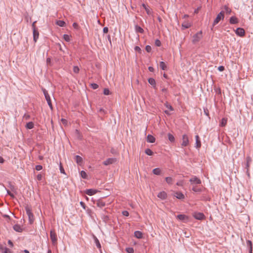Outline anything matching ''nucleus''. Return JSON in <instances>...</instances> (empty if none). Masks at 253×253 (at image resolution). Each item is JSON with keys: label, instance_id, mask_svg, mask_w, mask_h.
<instances>
[{"label": "nucleus", "instance_id": "nucleus-1", "mask_svg": "<svg viewBox=\"0 0 253 253\" xmlns=\"http://www.w3.org/2000/svg\"><path fill=\"white\" fill-rule=\"evenodd\" d=\"M25 210L28 216L29 223L30 224H32L34 220V217L33 213L32 212V210L30 207L27 206L25 207Z\"/></svg>", "mask_w": 253, "mask_h": 253}, {"label": "nucleus", "instance_id": "nucleus-2", "mask_svg": "<svg viewBox=\"0 0 253 253\" xmlns=\"http://www.w3.org/2000/svg\"><path fill=\"white\" fill-rule=\"evenodd\" d=\"M42 90L43 93L44 94V97L45 98V99L47 102L48 106H49L50 109L51 110H52L53 106L52 105L50 96H49L47 91L45 88H42Z\"/></svg>", "mask_w": 253, "mask_h": 253}, {"label": "nucleus", "instance_id": "nucleus-3", "mask_svg": "<svg viewBox=\"0 0 253 253\" xmlns=\"http://www.w3.org/2000/svg\"><path fill=\"white\" fill-rule=\"evenodd\" d=\"M224 11H221L220 12V13L217 15L216 18L214 19L213 22V24H212V27L211 28V30H212V28L215 25H216L219 21L221 19H223L224 17Z\"/></svg>", "mask_w": 253, "mask_h": 253}, {"label": "nucleus", "instance_id": "nucleus-4", "mask_svg": "<svg viewBox=\"0 0 253 253\" xmlns=\"http://www.w3.org/2000/svg\"><path fill=\"white\" fill-rule=\"evenodd\" d=\"M202 38V31L197 33L193 37L192 42L194 43H196L198 42L200 39Z\"/></svg>", "mask_w": 253, "mask_h": 253}, {"label": "nucleus", "instance_id": "nucleus-5", "mask_svg": "<svg viewBox=\"0 0 253 253\" xmlns=\"http://www.w3.org/2000/svg\"><path fill=\"white\" fill-rule=\"evenodd\" d=\"M50 237L53 244H55L57 242V236L54 230H51L50 233Z\"/></svg>", "mask_w": 253, "mask_h": 253}, {"label": "nucleus", "instance_id": "nucleus-6", "mask_svg": "<svg viewBox=\"0 0 253 253\" xmlns=\"http://www.w3.org/2000/svg\"><path fill=\"white\" fill-rule=\"evenodd\" d=\"M193 216L198 220H203L205 218V216L202 212H195L194 213Z\"/></svg>", "mask_w": 253, "mask_h": 253}, {"label": "nucleus", "instance_id": "nucleus-7", "mask_svg": "<svg viewBox=\"0 0 253 253\" xmlns=\"http://www.w3.org/2000/svg\"><path fill=\"white\" fill-rule=\"evenodd\" d=\"M189 144V139L186 134H184L182 136V142L181 143L182 147H185Z\"/></svg>", "mask_w": 253, "mask_h": 253}, {"label": "nucleus", "instance_id": "nucleus-8", "mask_svg": "<svg viewBox=\"0 0 253 253\" xmlns=\"http://www.w3.org/2000/svg\"><path fill=\"white\" fill-rule=\"evenodd\" d=\"M176 218L179 220L182 221L183 222H187L188 220V217L185 214H178L176 216Z\"/></svg>", "mask_w": 253, "mask_h": 253}, {"label": "nucleus", "instance_id": "nucleus-9", "mask_svg": "<svg viewBox=\"0 0 253 253\" xmlns=\"http://www.w3.org/2000/svg\"><path fill=\"white\" fill-rule=\"evenodd\" d=\"M116 161V159L115 158H108L106 160L103 162V165L105 166H108L110 164H112Z\"/></svg>", "mask_w": 253, "mask_h": 253}, {"label": "nucleus", "instance_id": "nucleus-10", "mask_svg": "<svg viewBox=\"0 0 253 253\" xmlns=\"http://www.w3.org/2000/svg\"><path fill=\"white\" fill-rule=\"evenodd\" d=\"M236 34L240 37H243L245 35V31L244 29L242 28H238L235 31Z\"/></svg>", "mask_w": 253, "mask_h": 253}, {"label": "nucleus", "instance_id": "nucleus-11", "mask_svg": "<svg viewBox=\"0 0 253 253\" xmlns=\"http://www.w3.org/2000/svg\"><path fill=\"white\" fill-rule=\"evenodd\" d=\"M33 31V40L35 42H37V40L39 38V33L37 29H34Z\"/></svg>", "mask_w": 253, "mask_h": 253}, {"label": "nucleus", "instance_id": "nucleus-12", "mask_svg": "<svg viewBox=\"0 0 253 253\" xmlns=\"http://www.w3.org/2000/svg\"><path fill=\"white\" fill-rule=\"evenodd\" d=\"M190 182L191 183L201 184V181L200 179L198 178L196 176H194L190 179Z\"/></svg>", "mask_w": 253, "mask_h": 253}, {"label": "nucleus", "instance_id": "nucleus-13", "mask_svg": "<svg viewBox=\"0 0 253 253\" xmlns=\"http://www.w3.org/2000/svg\"><path fill=\"white\" fill-rule=\"evenodd\" d=\"M157 196L158 198H159L162 200H164L167 198V194L165 192L162 191V192H160V193H159Z\"/></svg>", "mask_w": 253, "mask_h": 253}, {"label": "nucleus", "instance_id": "nucleus-14", "mask_svg": "<svg viewBox=\"0 0 253 253\" xmlns=\"http://www.w3.org/2000/svg\"><path fill=\"white\" fill-rule=\"evenodd\" d=\"M97 192L96 190L92 189H87L85 191V194L89 195V196H92L95 194Z\"/></svg>", "mask_w": 253, "mask_h": 253}, {"label": "nucleus", "instance_id": "nucleus-15", "mask_svg": "<svg viewBox=\"0 0 253 253\" xmlns=\"http://www.w3.org/2000/svg\"><path fill=\"white\" fill-rule=\"evenodd\" d=\"M252 161V159L250 156H247L246 158V169H249L250 164Z\"/></svg>", "mask_w": 253, "mask_h": 253}, {"label": "nucleus", "instance_id": "nucleus-16", "mask_svg": "<svg viewBox=\"0 0 253 253\" xmlns=\"http://www.w3.org/2000/svg\"><path fill=\"white\" fill-rule=\"evenodd\" d=\"M155 138L152 135L148 134L147 137V141L149 143H154L155 142Z\"/></svg>", "mask_w": 253, "mask_h": 253}, {"label": "nucleus", "instance_id": "nucleus-17", "mask_svg": "<svg viewBox=\"0 0 253 253\" xmlns=\"http://www.w3.org/2000/svg\"><path fill=\"white\" fill-rule=\"evenodd\" d=\"M75 161L78 165H81L83 162V159L81 157L76 155L75 157Z\"/></svg>", "mask_w": 253, "mask_h": 253}, {"label": "nucleus", "instance_id": "nucleus-18", "mask_svg": "<svg viewBox=\"0 0 253 253\" xmlns=\"http://www.w3.org/2000/svg\"><path fill=\"white\" fill-rule=\"evenodd\" d=\"M134 236L137 239H141L143 237L142 233L139 231H136L134 233Z\"/></svg>", "mask_w": 253, "mask_h": 253}, {"label": "nucleus", "instance_id": "nucleus-19", "mask_svg": "<svg viewBox=\"0 0 253 253\" xmlns=\"http://www.w3.org/2000/svg\"><path fill=\"white\" fill-rule=\"evenodd\" d=\"M229 22L231 24H235L238 22L237 18L235 16H232L229 20Z\"/></svg>", "mask_w": 253, "mask_h": 253}, {"label": "nucleus", "instance_id": "nucleus-20", "mask_svg": "<svg viewBox=\"0 0 253 253\" xmlns=\"http://www.w3.org/2000/svg\"><path fill=\"white\" fill-rule=\"evenodd\" d=\"M96 205L98 207L102 208L105 206L106 204L102 200H98L96 202Z\"/></svg>", "mask_w": 253, "mask_h": 253}, {"label": "nucleus", "instance_id": "nucleus-21", "mask_svg": "<svg viewBox=\"0 0 253 253\" xmlns=\"http://www.w3.org/2000/svg\"><path fill=\"white\" fill-rule=\"evenodd\" d=\"M13 229L18 232H21L22 231V228L21 227L20 225L18 224H15L13 227Z\"/></svg>", "mask_w": 253, "mask_h": 253}, {"label": "nucleus", "instance_id": "nucleus-22", "mask_svg": "<svg viewBox=\"0 0 253 253\" xmlns=\"http://www.w3.org/2000/svg\"><path fill=\"white\" fill-rule=\"evenodd\" d=\"M148 83L151 85H152L154 88L156 87V81L153 78H150L148 79Z\"/></svg>", "mask_w": 253, "mask_h": 253}, {"label": "nucleus", "instance_id": "nucleus-23", "mask_svg": "<svg viewBox=\"0 0 253 253\" xmlns=\"http://www.w3.org/2000/svg\"><path fill=\"white\" fill-rule=\"evenodd\" d=\"M175 196L178 199H183L184 198V196L181 192H176Z\"/></svg>", "mask_w": 253, "mask_h": 253}, {"label": "nucleus", "instance_id": "nucleus-24", "mask_svg": "<svg viewBox=\"0 0 253 253\" xmlns=\"http://www.w3.org/2000/svg\"><path fill=\"white\" fill-rule=\"evenodd\" d=\"M135 30L136 32L139 33L141 34H142L144 32V30L141 27H140L138 25L135 26Z\"/></svg>", "mask_w": 253, "mask_h": 253}, {"label": "nucleus", "instance_id": "nucleus-25", "mask_svg": "<svg viewBox=\"0 0 253 253\" xmlns=\"http://www.w3.org/2000/svg\"><path fill=\"white\" fill-rule=\"evenodd\" d=\"M153 174L159 175L161 174V170L160 168H155L153 170Z\"/></svg>", "mask_w": 253, "mask_h": 253}, {"label": "nucleus", "instance_id": "nucleus-26", "mask_svg": "<svg viewBox=\"0 0 253 253\" xmlns=\"http://www.w3.org/2000/svg\"><path fill=\"white\" fill-rule=\"evenodd\" d=\"M94 242H95V243L96 244L97 248L100 250L101 248V244H100L98 239L95 236L94 237Z\"/></svg>", "mask_w": 253, "mask_h": 253}, {"label": "nucleus", "instance_id": "nucleus-27", "mask_svg": "<svg viewBox=\"0 0 253 253\" xmlns=\"http://www.w3.org/2000/svg\"><path fill=\"white\" fill-rule=\"evenodd\" d=\"M227 119L225 118H223L222 119V120L221 121L220 126L222 127L225 126H226V125L227 124Z\"/></svg>", "mask_w": 253, "mask_h": 253}, {"label": "nucleus", "instance_id": "nucleus-28", "mask_svg": "<svg viewBox=\"0 0 253 253\" xmlns=\"http://www.w3.org/2000/svg\"><path fill=\"white\" fill-rule=\"evenodd\" d=\"M160 67L162 70H166L167 69V67L165 63L163 61L160 62Z\"/></svg>", "mask_w": 253, "mask_h": 253}, {"label": "nucleus", "instance_id": "nucleus-29", "mask_svg": "<svg viewBox=\"0 0 253 253\" xmlns=\"http://www.w3.org/2000/svg\"><path fill=\"white\" fill-rule=\"evenodd\" d=\"M34 124L32 122H30L27 123V124L26 125V127L27 129H32L34 127Z\"/></svg>", "mask_w": 253, "mask_h": 253}, {"label": "nucleus", "instance_id": "nucleus-30", "mask_svg": "<svg viewBox=\"0 0 253 253\" xmlns=\"http://www.w3.org/2000/svg\"><path fill=\"white\" fill-rule=\"evenodd\" d=\"M56 24L60 27H64L65 25V22L63 20H57Z\"/></svg>", "mask_w": 253, "mask_h": 253}, {"label": "nucleus", "instance_id": "nucleus-31", "mask_svg": "<svg viewBox=\"0 0 253 253\" xmlns=\"http://www.w3.org/2000/svg\"><path fill=\"white\" fill-rule=\"evenodd\" d=\"M145 153L146 154L149 156H152L154 154L153 152L149 148H147L145 150Z\"/></svg>", "mask_w": 253, "mask_h": 253}, {"label": "nucleus", "instance_id": "nucleus-32", "mask_svg": "<svg viewBox=\"0 0 253 253\" xmlns=\"http://www.w3.org/2000/svg\"><path fill=\"white\" fill-rule=\"evenodd\" d=\"M81 177L84 179H87V175L86 173L84 170H82L80 172Z\"/></svg>", "mask_w": 253, "mask_h": 253}, {"label": "nucleus", "instance_id": "nucleus-33", "mask_svg": "<svg viewBox=\"0 0 253 253\" xmlns=\"http://www.w3.org/2000/svg\"><path fill=\"white\" fill-rule=\"evenodd\" d=\"M168 138H169V140L171 142H174V140H175V138H174V136L170 134V133H169L168 134Z\"/></svg>", "mask_w": 253, "mask_h": 253}, {"label": "nucleus", "instance_id": "nucleus-34", "mask_svg": "<svg viewBox=\"0 0 253 253\" xmlns=\"http://www.w3.org/2000/svg\"><path fill=\"white\" fill-rule=\"evenodd\" d=\"M165 179L168 184H171L172 183L173 179L171 177H167Z\"/></svg>", "mask_w": 253, "mask_h": 253}, {"label": "nucleus", "instance_id": "nucleus-35", "mask_svg": "<svg viewBox=\"0 0 253 253\" xmlns=\"http://www.w3.org/2000/svg\"><path fill=\"white\" fill-rule=\"evenodd\" d=\"M71 37L68 35L64 34L63 35V39L66 42H69L71 41Z\"/></svg>", "mask_w": 253, "mask_h": 253}, {"label": "nucleus", "instance_id": "nucleus-36", "mask_svg": "<svg viewBox=\"0 0 253 253\" xmlns=\"http://www.w3.org/2000/svg\"><path fill=\"white\" fill-rule=\"evenodd\" d=\"M102 219H103V221L106 223L109 220V217L108 215L103 214L102 215Z\"/></svg>", "mask_w": 253, "mask_h": 253}, {"label": "nucleus", "instance_id": "nucleus-37", "mask_svg": "<svg viewBox=\"0 0 253 253\" xmlns=\"http://www.w3.org/2000/svg\"><path fill=\"white\" fill-rule=\"evenodd\" d=\"M224 10L225 11V12L227 13V14H230V13L231 12V9L230 8H229L226 5H225L224 7Z\"/></svg>", "mask_w": 253, "mask_h": 253}, {"label": "nucleus", "instance_id": "nucleus-38", "mask_svg": "<svg viewBox=\"0 0 253 253\" xmlns=\"http://www.w3.org/2000/svg\"><path fill=\"white\" fill-rule=\"evenodd\" d=\"M247 246L249 248H253V244H252V242L251 241H250V240L247 241Z\"/></svg>", "mask_w": 253, "mask_h": 253}, {"label": "nucleus", "instance_id": "nucleus-39", "mask_svg": "<svg viewBox=\"0 0 253 253\" xmlns=\"http://www.w3.org/2000/svg\"><path fill=\"white\" fill-rule=\"evenodd\" d=\"M201 146V143L200 140H196V147L197 148H199Z\"/></svg>", "mask_w": 253, "mask_h": 253}, {"label": "nucleus", "instance_id": "nucleus-40", "mask_svg": "<svg viewBox=\"0 0 253 253\" xmlns=\"http://www.w3.org/2000/svg\"><path fill=\"white\" fill-rule=\"evenodd\" d=\"M103 93L104 95H108L110 94V91L108 88H105L104 89Z\"/></svg>", "mask_w": 253, "mask_h": 253}, {"label": "nucleus", "instance_id": "nucleus-41", "mask_svg": "<svg viewBox=\"0 0 253 253\" xmlns=\"http://www.w3.org/2000/svg\"><path fill=\"white\" fill-rule=\"evenodd\" d=\"M126 251L128 253H133L134 252V250L132 248H126Z\"/></svg>", "mask_w": 253, "mask_h": 253}, {"label": "nucleus", "instance_id": "nucleus-42", "mask_svg": "<svg viewBox=\"0 0 253 253\" xmlns=\"http://www.w3.org/2000/svg\"><path fill=\"white\" fill-rule=\"evenodd\" d=\"M80 71V69L78 66H74L73 71L75 73H78Z\"/></svg>", "mask_w": 253, "mask_h": 253}, {"label": "nucleus", "instance_id": "nucleus-43", "mask_svg": "<svg viewBox=\"0 0 253 253\" xmlns=\"http://www.w3.org/2000/svg\"><path fill=\"white\" fill-rule=\"evenodd\" d=\"M90 85H91V87L93 89H97L98 87V85L97 84H95V83L91 84H90Z\"/></svg>", "mask_w": 253, "mask_h": 253}, {"label": "nucleus", "instance_id": "nucleus-44", "mask_svg": "<svg viewBox=\"0 0 253 253\" xmlns=\"http://www.w3.org/2000/svg\"><path fill=\"white\" fill-rule=\"evenodd\" d=\"M192 190L195 192H200L201 191V189L197 186H194L192 188Z\"/></svg>", "mask_w": 253, "mask_h": 253}, {"label": "nucleus", "instance_id": "nucleus-45", "mask_svg": "<svg viewBox=\"0 0 253 253\" xmlns=\"http://www.w3.org/2000/svg\"><path fill=\"white\" fill-rule=\"evenodd\" d=\"M2 253H11V251L7 248H4L3 252Z\"/></svg>", "mask_w": 253, "mask_h": 253}, {"label": "nucleus", "instance_id": "nucleus-46", "mask_svg": "<svg viewBox=\"0 0 253 253\" xmlns=\"http://www.w3.org/2000/svg\"><path fill=\"white\" fill-rule=\"evenodd\" d=\"M145 49L147 51V52H150L151 51L152 48H151V46L147 45L145 47Z\"/></svg>", "mask_w": 253, "mask_h": 253}, {"label": "nucleus", "instance_id": "nucleus-47", "mask_svg": "<svg viewBox=\"0 0 253 253\" xmlns=\"http://www.w3.org/2000/svg\"><path fill=\"white\" fill-rule=\"evenodd\" d=\"M155 45L157 46H160L161 45V42L160 40H156L155 41Z\"/></svg>", "mask_w": 253, "mask_h": 253}, {"label": "nucleus", "instance_id": "nucleus-48", "mask_svg": "<svg viewBox=\"0 0 253 253\" xmlns=\"http://www.w3.org/2000/svg\"><path fill=\"white\" fill-rule=\"evenodd\" d=\"M6 191L8 195H9L12 198H14V195L13 194H12L9 190H6Z\"/></svg>", "mask_w": 253, "mask_h": 253}, {"label": "nucleus", "instance_id": "nucleus-49", "mask_svg": "<svg viewBox=\"0 0 253 253\" xmlns=\"http://www.w3.org/2000/svg\"><path fill=\"white\" fill-rule=\"evenodd\" d=\"M143 6L145 8V10H146L147 13L148 14H151L150 10L146 7V6H145V5L144 4H143Z\"/></svg>", "mask_w": 253, "mask_h": 253}, {"label": "nucleus", "instance_id": "nucleus-50", "mask_svg": "<svg viewBox=\"0 0 253 253\" xmlns=\"http://www.w3.org/2000/svg\"><path fill=\"white\" fill-rule=\"evenodd\" d=\"M182 26L184 27L185 29H187L190 27V25L188 23L182 24Z\"/></svg>", "mask_w": 253, "mask_h": 253}, {"label": "nucleus", "instance_id": "nucleus-51", "mask_svg": "<svg viewBox=\"0 0 253 253\" xmlns=\"http://www.w3.org/2000/svg\"><path fill=\"white\" fill-rule=\"evenodd\" d=\"M73 27L75 29H77V30H78V29H79V26L78 24L77 23H76V22H74V23L73 24Z\"/></svg>", "mask_w": 253, "mask_h": 253}, {"label": "nucleus", "instance_id": "nucleus-52", "mask_svg": "<svg viewBox=\"0 0 253 253\" xmlns=\"http://www.w3.org/2000/svg\"><path fill=\"white\" fill-rule=\"evenodd\" d=\"M36 169L38 171L41 170L42 169V167L41 165H37L36 166Z\"/></svg>", "mask_w": 253, "mask_h": 253}, {"label": "nucleus", "instance_id": "nucleus-53", "mask_svg": "<svg viewBox=\"0 0 253 253\" xmlns=\"http://www.w3.org/2000/svg\"><path fill=\"white\" fill-rule=\"evenodd\" d=\"M60 170L61 173L65 174V170H64L63 167L62 166L61 163H60Z\"/></svg>", "mask_w": 253, "mask_h": 253}, {"label": "nucleus", "instance_id": "nucleus-54", "mask_svg": "<svg viewBox=\"0 0 253 253\" xmlns=\"http://www.w3.org/2000/svg\"><path fill=\"white\" fill-rule=\"evenodd\" d=\"M122 214L123 215L128 216L129 215V212L126 211H123Z\"/></svg>", "mask_w": 253, "mask_h": 253}, {"label": "nucleus", "instance_id": "nucleus-55", "mask_svg": "<svg viewBox=\"0 0 253 253\" xmlns=\"http://www.w3.org/2000/svg\"><path fill=\"white\" fill-rule=\"evenodd\" d=\"M30 115H28V114H26L23 116V118L26 120H29L30 119Z\"/></svg>", "mask_w": 253, "mask_h": 253}, {"label": "nucleus", "instance_id": "nucleus-56", "mask_svg": "<svg viewBox=\"0 0 253 253\" xmlns=\"http://www.w3.org/2000/svg\"><path fill=\"white\" fill-rule=\"evenodd\" d=\"M224 69H225V68H224V66H219V67H218V70L219 71H220V72H222V71H224Z\"/></svg>", "mask_w": 253, "mask_h": 253}, {"label": "nucleus", "instance_id": "nucleus-57", "mask_svg": "<svg viewBox=\"0 0 253 253\" xmlns=\"http://www.w3.org/2000/svg\"><path fill=\"white\" fill-rule=\"evenodd\" d=\"M134 50L136 51H138V52H139L141 51V48L139 46H136L134 47Z\"/></svg>", "mask_w": 253, "mask_h": 253}, {"label": "nucleus", "instance_id": "nucleus-58", "mask_svg": "<svg viewBox=\"0 0 253 253\" xmlns=\"http://www.w3.org/2000/svg\"><path fill=\"white\" fill-rule=\"evenodd\" d=\"M42 175L41 174H38L37 176V179L39 181L41 180L42 179Z\"/></svg>", "mask_w": 253, "mask_h": 253}, {"label": "nucleus", "instance_id": "nucleus-59", "mask_svg": "<svg viewBox=\"0 0 253 253\" xmlns=\"http://www.w3.org/2000/svg\"><path fill=\"white\" fill-rule=\"evenodd\" d=\"M104 33H107L108 32V28L107 27H104L103 29Z\"/></svg>", "mask_w": 253, "mask_h": 253}, {"label": "nucleus", "instance_id": "nucleus-60", "mask_svg": "<svg viewBox=\"0 0 253 253\" xmlns=\"http://www.w3.org/2000/svg\"><path fill=\"white\" fill-rule=\"evenodd\" d=\"M201 7L200 6V7H198L197 8H196L195 11H194V13H198L199 11V10L201 9Z\"/></svg>", "mask_w": 253, "mask_h": 253}, {"label": "nucleus", "instance_id": "nucleus-61", "mask_svg": "<svg viewBox=\"0 0 253 253\" xmlns=\"http://www.w3.org/2000/svg\"><path fill=\"white\" fill-rule=\"evenodd\" d=\"M148 70L150 72H153L154 71V68L151 66H150L148 67Z\"/></svg>", "mask_w": 253, "mask_h": 253}, {"label": "nucleus", "instance_id": "nucleus-62", "mask_svg": "<svg viewBox=\"0 0 253 253\" xmlns=\"http://www.w3.org/2000/svg\"><path fill=\"white\" fill-rule=\"evenodd\" d=\"M80 205H81V206H82V207L84 209H85V204H84L83 202H82V201L80 202Z\"/></svg>", "mask_w": 253, "mask_h": 253}, {"label": "nucleus", "instance_id": "nucleus-63", "mask_svg": "<svg viewBox=\"0 0 253 253\" xmlns=\"http://www.w3.org/2000/svg\"><path fill=\"white\" fill-rule=\"evenodd\" d=\"M46 63L48 65H50L51 59L50 58L48 57L46 59Z\"/></svg>", "mask_w": 253, "mask_h": 253}, {"label": "nucleus", "instance_id": "nucleus-64", "mask_svg": "<svg viewBox=\"0 0 253 253\" xmlns=\"http://www.w3.org/2000/svg\"><path fill=\"white\" fill-rule=\"evenodd\" d=\"M61 122H62V123L63 124H65V125H66L67 123V121L66 119H61Z\"/></svg>", "mask_w": 253, "mask_h": 253}]
</instances>
